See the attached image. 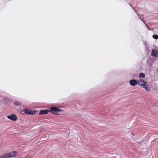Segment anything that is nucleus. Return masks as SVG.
Here are the masks:
<instances>
[{"label": "nucleus", "instance_id": "f257e3e1", "mask_svg": "<svg viewBox=\"0 0 158 158\" xmlns=\"http://www.w3.org/2000/svg\"><path fill=\"white\" fill-rule=\"evenodd\" d=\"M137 84L140 86L143 87L147 91H149L150 90L149 85L147 84V82L143 79H139L138 80Z\"/></svg>", "mask_w": 158, "mask_h": 158}, {"label": "nucleus", "instance_id": "f03ea898", "mask_svg": "<svg viewBox=\"0 0 158 158\" xmlns=\"http://www.w3.org/2000/svg\"><path fill=\"white\" fill-rule=\"evenodd\" d=\"M50 111L51 113L54 114L58 115H60V114L59 113V112L60 111V110L56 107H52L50 108Z\"/></svg>", "mask_w": 158, "mask_h": 158}, {"label": "nucleus", "instance_id": "7ed1b4c3", "mask_svg": "<svg viewBox=\"0 0 158 158\" xmlns=\"http://www.w3.org/2000/svg\"><path fill=\"white\" fill-rule=\"evenodd\" d=\"M6 155L7 156V158L15 157L17 156L18 152L16 151H13L9 153L6 154Z\"/></svg>", "mask_w": 158, "mask_h": 158}, {"label": "nucleus", "instance_id": "20e7f679", "mask_svg": "<svg viewBox=\"0 0 158 158\" xmlns=\"http://www.w3.org/2000/svg\"><path fill=\"white\" fill-rule=\"evenodd\" d=\"M24 112L26 114H27L33 115L36 112V111L25 109L24 110Z\"/></svg>", "mask_w": 158, "mask_h": 158}, {"label": "nucleus", "instance_id": "39448f33", "mask_svg": "<svg viewBox=\"0 0 158 158\" xmlns=\"http://www.w3.org/2000/svg\"><path fill=\"white\" fill-rule=\"evenodd\" d=\"M7 117L9 119L14 121H16L17 119V117L16 115L14 114L8 116Z\"/></svg>", "mask_w": 158, "mask_h": 158}, {"label": "nucleus", "instance_id": "423d86ee", "mask_svg": "<svg viewBox=\"0 0 158 158\" xmlns=\"http://www.w3.org/2000/svg\"><path fill=\"white\" fill-rule=\"evenodd\" d=\"M130 85L132 86L136 85L137 84V81L135 79L131 80L129 81Z\"/></svg>", "mask_w": 158, "mask_h": 158}, {"label": "nucleus", "instance_id": "0eeeda50", "mask_svg": "<svg viewBox=\"0 0 158 158\" xmlns=\"http://www.w3.org/2000/svg\"><path fill=\"white\" fill-rule=\"evenodd\" d=\"M151 54L153 56H157L158 55V50H152Z\"/></svg>", "mask_w": 158, "mask_h": 158}, {"label": "nucleus", "instance_id": "6e6552de", "mask_svg": "<svg viewBox=\"0 0 158 158\" xmlns=\"http://www.w3.org/2000/svg\"><path fill=\"white\" fill-rule=\"evenodd\" d=\"M50 110H41L39 113L40 115L45 114H47Z\"/></svg>", "mask_w": 158, "mask_h": 158}, {"label": "nucleus", "instance_id": "1a4fd4ad", "mask_svg": "<svg viewBox=\"0 0 158 158\" xmlns=\"http://www.w3.org/2000/svg\"><path fill=\"white\" fill-rule=\"evenodd\" d=\"M145 76V75L143 73H141L139 75V77L140 78H143Z\"/></svg>", "mask_w": 158, "mask_h": 158}, {"label": "nucleus", "instance_id": "9d476101", "mask_svg": "<svg viewBox=\"0 0 158 158\" xmlns=\"http://www.w3.org/2000/svg\"><path fill=\"white\" fill-rule=\"evenodd\" d=\"M14 102L15 104L16 105H17V106L21 104V103L20 102L17 101H15Z\"/></svg>", "mask_w": 158, "mask_h": 158}, {"label": "nucleus", "instance_id": "9b49d317", "mask_svg": "<svg viewBox=\"0 0 158 158\" xmlns=\"http://www.w3.org/2000/svg\"><path fill=\"white\" fill-rule=\"evenodd\" d=\"M153 38L155 39H158V35H152Z\"/></svg>", "mask_w": 158, "mask_h": 158}, {"label": "nucleus", "instance_id": "f8f14e48", "mask_svg": "<svg viewBox=\"0 0 158 158\" xmlns=\"http://www.w3.org/2000/svg\"><path fill=\"white\" fill-rule=\"evenodd\" d=\"M0 158H7V156L6 154L0 156Z\"/></svg>", "mask_w": 158, "mask_h": 158}, {"label": "nucleus", "instance_id": "ddd939ff", "mask_svg": "<svg viewBox=\"0 0 158 158\" xmlns=\"http://www.w3.org/2000/svg\"><path fill=\"white\" fill-rule=\"evenodd\" d=\"M47 136H46V137H44V138L45 139H46V137Z\"/></svg>", "mask_w": 158, "mask_h": 158}]
</instances>
